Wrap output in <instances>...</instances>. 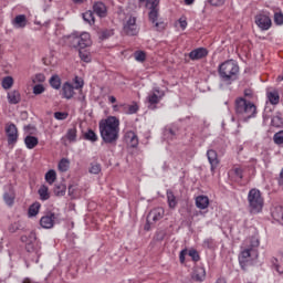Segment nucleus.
I'll list each match as a JSON object with an SVG mask.
<instances>
[{
  "instance_id": "a18cd8bd",
  "label": "nucleus",
  "mask_w": 283,
  "mask_h": 283,
  "mask_svg": "<svg viewBox=\"0 0 283 283\" xmlns=\"http://www.w3.org/2000/svg\"><path fill=\"white\" fill-rule=\"evenodd\" d=\"M76 191H78V186L77 185H70L69 186V196H71V198H76Z\"/></svg>"
},
{
  "instance_id": "ea45409f",
  "label": "nucleus",
  "mask_w": 283,
  "mask_h": 283,
  "mask_svg": "<svg viewBox=\"0 0 283 283\" xmlns=\"http://www.w3.org/2000/svg\"><path fill=\"white\" fill-rule=\"evenodd\" d=\"M66 138L70 143H76V127L70 128L66 133Z\"/></svg>"
},
{
  "instance_id": "e2e57ef3",
  "label": "nucleus",
  "mask_w": 283,
  "mask_h": 283,
  "mask_svg": "<svg viewBox=\"0 0 283 283\" xmlns=\"http://www.w3.org/2000/svg\"><path fill=\"white\" fill-rule=\"evenodd\" d=\"M187 255V250H182L179 254V260L181 264H185V256Z\"/></svg>"
},
{
  "instance_id": "7ed1b4c3",
  "label": "nucleus",
  "mask_w": 283,
  "mask_h": 283,
  "mask_svg": "<svg viewBox=\"0 0 283 283\" xmlns=\"http://www.w3.org/2000/svg\"><path fill=\"white\" fill-rule=\"evenodd\" d=\"M240 73V66L232 61H226L219 66V76L223 83H233V81H238V74Z\"/></svg>"
},
{
  "instance_id": "bf43d9fd",
  "label": "nucleus",
  "mask_w": 283,
  "mask_h": 283,
  "mask_svg": "<svg viewBox=\"0 0 283 283\" xmlns=\"http://www.w3.org/2000/svg\"><path fill=\"white\" fill-rule=\"evenodd\" d=\"M271 263L275 268V271H277V273H280V264L277 263V259L276 258H272Z\"/></svg>"
},
{
  "instance_id": "6e6552de",
  "label": "nucleus",
  "mask_w": 283,
  "mask_h": 283,
  "mask_svg": "<svg viewBox=\"0 0 283 283\" xmlns=\"http://www.w3.org/2000/svg\"><path fill=\"white\" fill-rule=\"evenodd\" d=\"M256 258L258 251H255V249L253 248H248L241 251V253L239 254V263L242 266V269H244L245 265L249 264V262H251V260H255Z\"/></svg>"
},
{
  "instance_id": "f257e3e1",
  "label": "nucleus",
  "mask_w": 283,
  "mask_h": 283,
  "mask_svg": "<svg viewBox=\"0 0 283 283\" xmlns=\"http://www.w3.org/2000/svg\"><path fill=\"white\" fill-rule=\"evenodd\" d=\"M99 134L106 145H116L120 136V120L114 116L99 122Z\"/></svg>"
},
{
  "instance_id": "bb28decb",
  "label": "nucleus",
  "mask_w": 283,
  "mask_h": 283,
  "mask_svg": "<svg viewBox=\"0 0 283 283\" xmlns=\"http://www.w3.org/2000/svg\"><path fill=\"white\" fill-rule=\"evenodd\" d=\"M272 218L274 220H276V222H282V220H283V207L282 206L274 208V210L272 211Z\"/></svg>"
},
{
  "instance_id": "dca6fc26",
  "label": "nucleus",
  "mask_w": 283,
  "mask_h": 283,
  "mask_svg": "<svg viewBox=\"0 0 283 283\" xmlns=\"http://www.w3.org/2000/svg\"><path fill=\"white\" fill-rule=\"evenodd\" d=\"M207 158L210 163L211 171H216L218 165H220V160L218 159V153L213 149H209L207 151Z\"/></svg>"
},
{
  "instance_id": "aec40b11",
  "label": "nucleus",
  "mask_w": 283,
  "mask_h": 283,
  "mask_svg": "<svg viewBox=\"0 0 283 283\" xmlns=\"http://www.w3.org/2000/svg\"><path fill=\"white\" fill-rule=\"evenodd\" d=\"M7 98L10 105H19L21 103V93L17 90L8 93Z\"/></svg>"
},
{
  "instance_id": "37998d69",
  "label": "nucleus",
  "mask_w": 283,
  "mask_h": 283,
  "mask_svg": "<svg viewBox=\"0 0 283 283\" xmlns=\"http://www.w3.org/2000/svg\"><path fill=\"white\" fill-rule=\"evenodd\" d=\"M273 140L275 145H283V130H280L279 133L274 134Z\"/></svg>"
},
{
  "instance_id": "9b49d317",
  "label": "nucleus",
  "mask_w": 283,
  "mask_h": 283,
  "mask_svg": "<svg viewBox=\"0 0 283 283\" xmlns=\"http://www.w3.org/2000/svg\"><path fill=\"white\" fill-rule=\"evenodd\" d=\"M255 23L260 30H270L272 25L271 18L266 14H258L255 17Z\"/></svg>"
},
{
  "instance_id": "69168bd1",
  "label": "nucleus",
  "mask_w": 283,
  "mask_h": 283,
  "mask_svg": "<svg viewBox=\"0 0 283 283\" xmlns=\"http://www.w3.org/2000/svg\"><path fill=\"white\" fill-rule=\"evenodd\" d=\"M195 0H185L186 6H193Z\"/></svg>"
},
{
  "instance_id": "c03bdc74",
  "label": "nucleus",
  "mask_w": 283,
  "mask_h": 283,
  "mask_svg": "<svg viewBox=\"0 0 283 283\" xmlns=\"http://www.w3.org/2000/svg\"><path fill=\"white\" fill-rule=\"evenodd\" d=\"M147 59V54H145L144 51H136L135 52V61H138L139 63H143Z\"/></svg>"
},
{
  "instance_id": "864d4df0",
  "label": "nucleus",
  "mask_w": 283,
  "mask_h": 283,
  "mask_svg": "<svg viewBox=\"0 0 283 283\" xmlns=\"http://www.w3.org/2000/svg\"><path fill=\"white\" fill-rule=\"evenodd\" d=\"M203 247L206 249H213V239L208 238L203 241Z\"/></svg>"
},
{
  "instance_id": "58836bf2",
  "label": "nucleus",
  "mask_w": 283,
  "mask_h": 283,
  "mask_svg": "<svg viewBox=\"0 0 283 283\" xmlns=\"http://www.w3.org/2000/svg\"><path fill=\"white\" fill-rule=\"evenodd\" d=\"M45 180L49 185H54V181L56 180V171L54 170H49L45 174Z\"/></svg>"
},
{
  "instance_id": "052dcab7",
  "label": "nucleus",
  "mask_w": 283,
  "mask_h": 283,
  "mask_svg": "<svg viewBox=\"0 0 283 283\" xmlns=\"http://www.w3.org/2000/svg\"><path fill=\"white\" fill-rule=\"evenodd\" d=\"M269 112H271V109H269V107H265L264 113H263L264 120H269L271 118V115L269 114Z\"/></svg>"
},
{
  "instance_id": "20e7f679",
  "label": "nucleus",
  "mask_w": 283,
  "mask_h": 283,
  "mask_svg": "<svg viewBox=\"0 0 283 283\" xmlns=\"http://www.w3.org/2000/svg\"><path fill=\"white\" fill-rule=\"evenodd\" d=\"M248 207L250 213H261L264 209V198L258 188H253L248 193Z\"/></svg>"
},
{
  "instance_id": "8fccbe9b",
  "label": "nucleus",
  "mask_w": 283,
  "mask_h": 283,
  "mask_svg": "<svg viewBox=\"0 0 283 283\" xmlns=\"http://www.w3.org/2000/svg\"><path fill=\"white\" fill-rule=\"evenodd\" d=\"M43 92H45V87L42 85V84H36L34 87H33V94H35L36 96L39 94H43Z\"/></svg>"
},
{
  "instance_id": "9d476101",
  "label": "nucleus",
  "mask_w": 283,
  "mask_h": 283,
  "mask_svg": "<svg viewBox=\"0 0 283 283\" xmlns=\"http://www.w3.org/2000/svg\"><path fill=\"white\" fill-rule=\"evenodd\" d=\"M124 32L128 36H136L138 34V24H136V17H129L124 24Z\"/></svg>"
},
{
  "instance_id": "423d86ee",
  "label": "nucleus",
  "mask_w": 283,
  "mask_h": 283,
  "mask_svg": "<svg viewBox=\"0 0 283 283\" xmlns=\"http://www.w3.org/2000/svg\"><path fill=\"white\" fill-rule=\"evenodd\" d=\"M159 6H160V0H154L153 2L146 4V8L150 10V12L148 13L149 21L154 23L157 30H165V23L158 22V12L160 10Z\"/></svg>"
},
{
  "instance_id": "0e129e2a",
  "label": "nucleus",
  "mask_w": 283,
  "mask_h": 283,
  "mask_svg": "<svg viewBox=\"0 0 283 283\" xmlns=\"http://www.w3.org/2000/svg\"><path fill=\"white\" fill-rule=\"evenodd\" d=\"M252 247H260V241L254 239V241H252Z\"/></svg>"
},
{
  "instance_id": "2eb2a0df",
  "label": "nucleus",
  "mask_w": 283,
  "mask_h": 283,
  "mask_svg": "<svg viewBox=\"0 0 283 283\" xmlns=\"http://www.w3.org/2000/svg\"><path fill=\"white\" fill-rule=\"evenodd\" d=\"M208 54L209 51H207V49L198 48L189 53V59H191V61H200V59H205Z\"/></svg>"
},
{
  "instance_id": "3c124183",
  "label": "nucleus",
  "mask_w": 283,
  "mask_h": 283,
  "mask_svg": "<svg viewBox=\"0 0 283 283\" xmlns=\"http://www.w3.org/2000/svg\"><path fill=\"white\" fill-rule=\"evenodd\" d=\"M54 118H56V120H65V118H67V113L55 112L54 113Z\"/></svg>"
},
{
  "instance_id": "603ef678",
  "label": "nucleus",
  "mask_w": 283,
  "mask_h": 283,
  "mask_svg": "<svg viewBox=\"0 0 283 283\" xmlns=\"http://www.w3.org/2000/svg\"><path fill=\"white\" fill-rule=\"evenodd\" d=\"M136 112H138V104H133V105H128L127 106V114H136Z\"/></svg>"
},
{
  "instance_id": "5fc2aeb1",
  "label": "nucleus",
  "mask_w": 283,
  "mask_h": 283,
  "mask_svg": "<svg viewBox=\"0 0 283 283\" xmlns=\"http://www.w3.org/2000/svg\"><path fill=\"white\" fill-rule=\"evenodd\" d=\"M189 255L195 262H198V260H200V254H198V251L196 250H190Z\"/></svg>"
},
{
  "instance_id": "39448f33",
  "label": "nucleus",
  "mask_w": 283,
  "mask_h": 283,
  "mask_svg": "<svg viewBox=\"0 0 283 283\" xmlns=\"http://www.w3.org/2000/svg\"><path fill=\"white\" fill-rule=\"evenodd\" d=\"M69 41L72 48H77L80 50H85V48H90L92 45V38L90 36V33L83 32V33H72L69 36Z\"/></svg>"
},
{
  "instance_id": "c85d7f7f",
  "label": "nucleus",
  "mask_w": 283,
  "mask_h": 283,
  "mask_svg": "<svg viewBox=\"0 0 283 283\" xmlns=\"http://www.w3.org/2000/svg\"><path fill=\"white\" fill-rule=\"evenodd\" d=\"M272 127H282L283 118L282 113L277 112L271 119Z\"/></svg>"
},
{
  "instance_id": "f03ea898",
  "label": "nucleus",
  "mask_w": 283,
  "mask_h": 283,
  "mask_svg": "<svg viewBox=\"0 0 283 283\" xmlns=\"http://www.w3.org/2000/svg\"><path fill=\"white\" fill-rule=\"evenodd\" d=\"M234 112L240 120H249L258 114V107L252 102L245 101L244 97H238L234 101Z\"/></svg>"
},
{
  "instance_id": "0eeeda50",
  "label": "nucleus",
  "mask_w": 283,
  "mask_h": 283,
  "mask_svg": "<svg viewBox=\"0 0 283 283\" xmlns=\"http://www.w3.org/2000/svg\"><path fill=\"white\" fill-rule=\"evenodd\" d=\"M59 213L49 211L40 219L42 229H53L54 224L60 222Z\"/></svg>"
},
{
  "instance_id": "79ce46f5",
  "label": "nucleus",
  "mask_w": 283,
  "mask_h": 283,
  "mask_svg": "<svg viewBox=\"0 0 283 283\" xmlns=\"http://www.w3.org/2000/svg\"><path fill=\"white\" fill-rule=\"evenodd\" d=\"M164 136L168 138V140H174L176 139V130H174V128H166Z\"/></svg>"
},
{
  "instance_id": "412c9836",
  "label": "nucleus",
  "mask_w": 283,
  "mask_h": 283,
  "mask_svg": "<svg viewBox=\"0 0 283 283\" xmlns=\"http://www.w3.org/2000/svg\"><path fill=\"white\" fill-rule=\"evenodd\" d=\"M125 140L130 145V147H138V135L129 130L125 134Z\"/></svg>"
},
{
  "instance_id": "774afa93",
  "label": "nucleus",
  "mask_w": 283,
  "mask_h": 283,
  "mask_svg": "<svg viewBox=\"0 0 283 283\" xmlns=\"http://www.w3.org/2000/svg\"><path fill=\"white\" fill-rule=\"evenodd\" d=\"M217 283H227V280H224V279H219V280L217 281Z\"/></svg>"
},
{
  "instance_id": "49530a36",
  "label": "nucleus",
  "mask_w": 283,
  "mask_h": 283,
  "mask_svg": "<svg viewBox=\"0 0 283 283\" xmlns=\"http://www.w3.org/2000/svg\"><path fill=\"white\" fill-rule=\"evenodd\" d=\"M274 23H276V25H283V13L282 12L274 13Z\"/></svg>"
},
{
  "instance_id": "a211bd4d",
  "label": "nucleus",
  "mask_w": 283,
  "mask_h": 283,
  "mask_svg": "<svg viewBox=\"0 0 283 283\" xmlns=\"http://www.w3.org/2000/svg\"><path fill=\"white\" fill-rule=\"evenodd\" d=\"M207 277V271L202 266H197L193 272L191 279L195 282H205V279Z\"/></svg>"
},
{
  "instance_id": "6e6d98bb",
  "label": "nucleus",
  "mask_w": 283,
  "mask_h": 283,
  "mask_svg": "<svg viewBox=\"0 0 283 283\" xmlns=\"http://www.w3.org/2000/svg\"><path fill=\"white\" fill-rule=\"evenodd\" d=\"M208 3H210V6L219 7L224 6V0H208Z\"/></svg>"
},
{
  "instance_id": "6ab92c4d",
  "label": "nucleus",
  "mask_w": 283,
  "mask_h": 283,
  "mask_svg": "<svg viewBox=\"0 0 283 283\" xmlns=\"http://www.w3.org/2000/svg\"><path fill=\"white\" fill-rule=\"evenodd\" d=\"M93 10L97 17H101L102 19H105L107 17V7L103 2H96L93 6Z\"/></svg>"
},
{
  "instance_id": "4468645a",
  "label": "nucleus",
  "mask_w": 283,
  "mask_h": 283,
  "mask_svg": "<svg viewBox=\"0 0 283 283\" xmlns=\"http://www.w3.org/2000/svg\"><path fill=\"white\" fill-rule=\"evenodd\" d=\"M29 238L31 239V242L27 243V247H25L27 251L29 253H35V255H39V251H41V248L39 247V244H36V233L31 232L29 234Z\"/></svg>"
},
{
  "instance_id": "f3484780",
  "label": "nucleus",
  "mask_w": 283,
  "mask_h": 283,
  "mask_svg": "<svg viewBox=\"0 0 283 283\" xmlns=\"http://www.w3.org/2000/svg\"><path fill=\"white\" fill-rule=\"evenodd\" d=\"M74 85H72V83L70 82H65L62 85V96L63 98H66L67 101H70L71 98H74Z\"/></svg>"
},
{
  "instance_id": "f8f14e48",
  "label": "nucleus",
  "mask_w": 283,
  "mask_h": 283,
  "mask_svg": "<svg viewBox=\"0 0 283 283\" xmlns=\"http://www.w3.org/2000/svg\"><path fill=\"white\" fill-rule=\"evenodd\" d=\"M163 96H165V92L160 91V88H154L153 93L147 96V102L149 105H158L163 101Z\"/></svg>"
},
{
  "instance_id": "f704fd0d",
  "label": "nucleus",
  "mask_w": 283,
  "mask_h": 283,
  "mask_svg": "<svg viewBox=\"0 0 283 283\" xmlns=\"http://www.w3.org/2000/svg\"><path fill=\"white\" fill-rule=\"evenodd\" d=\"M98 36L99 39H102V41H105V39H109V36H114V30L103 29L98 32Z\"/></svg>"
},
{
  "instance_id": "de8ad7c7",
  "label": "nucleus",
  "mask_w": 283,
  "mask_h": 283,
  "mask_svg": "<svg viewBox=\"0 0 283 283\" xmlns=\"http://www.w3.org/2000/svg\"><path fill=\"white\" fill-rule=\"evenodd\" d=\"M90 174H94V175L101 174V164H92L90 168Z\"/></svg>"
},
{
  "instance_id": "4be33fe9",
  "label": "nucleus",
  "mask_w": 283,
  "mask_h": 283,
  "mask_svg": "<svg viewBox=\"0 0 283 283\" xmlns=\"http://www.w3.org/2000/svg\"><path fill=\"white\" fill-rule=\"evenodd\" d=\"M12 25L15 28H25L28 25V19L25 14H19L12 20Z\"/></svg>"
},
{
  "instance_id": "680f3d73",
  "label": "nucleus",
  "mask_w": 283,
  "mask_h": 283,
  "mask_svg": "<svg viewBox=\"0 0 283 283\" xmlns=\"http://www.w3.org/2000/svg\"><path fill=\"white\" fill-rule=\"evenodd\" d=\"M179 24H180L181 30L187 29V20L186 19L180 18L179 19Z\"/></svg>"
},
{
  "instance_id": "473e14b6",
  "label": "nucleus",
  "mask_w": 283,
  "mask_h": 283,
  "mask_svg": "<svg viewBox=\"0 0 283 283\" xmlns=\"http://www.w3.org/2000/svg\"><path fill=\"white\" fill-rule=\"evenodd\" d=\"M85 23H88V25H94L95 19H94V12L92 11H86L85 13L82 14Z\"/></svg>"
},
{
  "instance_id": "b1692460",
  "label": "nucleus",
  "mask_w": 283,
  "mask_h": 283,
  "mask_svg": "<svg viewBox=\"0 0 283 283\" xmlns=\"http://www.w3.org/2000/svg\"><path fill=\"white\" fill-rule=\"evenodd\" d=\"M196 207L198 209H207L209 207V197H207V196H198L196 198Z\"/></svg>"
},
{
  "instance_id": "338daca9",
  "label": "nucleus",
  "mask_w": 283,
  "mask_h": 283,
  "mask_svg": "<svg viewBox=\"0 0 283 283\" xmlns=\"http://www.w3.org/2000/svg\"><path fill=\"white\" fill-rule=\"evenodd\" d=\"M109 103H116V98L114 96L108 97Z\"/></svg>"
},
{
  "instance_id": "13d9d810",
  "label": "nucleus",
  "mask_w": 283,
  "mask_h": 283,
  "mask_svg": "<svg viewBox=\"0 0 283 283\" xmlns=\"http://www.w3.org/2000/svg\"><path fill=\"white\" fill-rule=\"evenodd\" d=\"M75 90H81L84 85L83 80H78V77H75Z\"/></svg>"
},
{
  "instance_id": "4c0bfd02",
  "label": "nucleus",
  "mask_w": 283,
  "mask_h": 283,
  "mask_svg": "<svg viewBox=\"0 0 283 283\" xmlns=\"http://www.w3.org/2000/svg\"><path fill=\"white\" fill-rule=\"evenodd\" d=\"M84 138H85V140H90L91 143H96V140H98V135H96V133H94V130L88 129L84 134Z\"/></svg>"
},
{
  "instance_id": "ddd939ff",
  "label": "nucleus",
  "mask_w": 283,
  "mask_h": 283,
  "mask_svg": "<svg viewBox=\"0 0 283 283\" xmlns=\"http://www.w3.org/2000/svg\"><path fill=\"white\" fill-rule=\"evenodd\" d=\"M165 218V209L164 208H155L147 216V222H158V220H163Z\"/></svg>"
},
{
  "instance_id": "72a5a7b5",
  "label": "nucleus",
  "mask_w": 283,
  "mask_h": 283,
  "mask_svg": "<svg viewBox=\"0 0 283 283\" xmlns=\"http://www.w3.org/2000/svg\"><path fill=\"white\" fill-rule=\"evenodd\" d=\"M59 171L65 172L70 169V159L62 158L57 165Z\"/></svg>"
},
{
  "instance_id": "c9c22d12",
  "label": "nucleus",
  "mask_w": 283,
  "mask_h": 283,
  "mask_svg": "<svg viewBox=\"0 0 283 283\" xmlns=\"http://www.w3.org/2000/svg\"><path fill=\"white\" fill-rule=\"evenodd\" d=\"M14 85V78L12 76H6L2 78V87L3 90H10Z\"/></svg>"
},
{
  "instance_id": "09e8293b",
  "label": "nucleus",
  "mask_w": 283,
  "mask_h": 283,
  "mask_svg": "<svg viewBox=\"0 0 283 283\" xmlns=\"http://www.w3.org/2000/svg\"><path fill=\"white\" fill-rule=\"evenodd\" d=\"M231 172L238 178V180H242L244 178L242 168H234Z\"/></svg>"
},
{
  "instance_id": "a19ab883",
  "label": "nucleus",
  "mask_w": 283,
  "mask_h": 283,
  "mask_svg": "<svg viewBox=\"0 0 283 283\" xmlns=\"http://www.w3.org/2000/svg\"><path fill=\"white\" fill-rule=\"evenodd\" d=\"M80 59L84 61V63H90L92 61V55L87 51H83V49H80Z\"/></svg>"
},
{
  "instance_id": "e433bc0d",
  "label": "nucleus",
  "mask_w": 283,
  "mask_h": 283,
  "mask_svg": "<svg viewBox=\"0 0 283 283\" xmlns=\"http://www.w3.org/2000/svg\"><path fill=\"white\" fill-rule=\"evenodd\" d=\"M39 209H41V203L35 202L29 208V218H34V216L39 214Z\"/></svg>"
},
{
  "instance_id": "c756f323",
  "label": "nucleus",
  "mask_w": 283,
  "mask_h": 283,
  "mask_svg": "<svg viewBox=\"0 0 283 283\" xmlns=\"http://www.w3.org/2000/svg\"><path fill=\"white\" fill-rule=\"evenodd\" d=\"M38 193L40 196V200H50V189L48 186H41Z\"/></svg>"
},
{
  "instance_id": "2f4dec72",
  "label": "nucleus",
  "mask_w": 283,
  "mask_h": 283,
  "mask_svg": "<svg viewBox=\"0 0 283 283\" xmlns=\"http://www.w3.org/2000/svg\"><path fill=\"white\" fill-rule=\"evenodd\" d=\"M3 200L8 207H12V205H14V192L12 190L4 192Z\"/></svg>"
},
{
  "instance_id": "7c9ffc66",
  "label": "nucleus",
  "mask_w": 283,
  "mask_h": 283,
  "mask_svg": "<svg viewBox=\"0 0 283 283\" xmlns=\"http://www.w3.org/2000/svg\"><path fill=\"white\" fill-rule=\"evenodd\" d=\"M49 83L53 90H61V77L59 75L51 76Z\"/></svg>"
},
{
  "instance_id": "1a4fd4ad",
  "label": "nucleus",
  "mask_w": 283,
  "mask_h": 283,
  "mask_svg": "<svg viewBox=\"0 0 283 283\" xmlns=\"http://www.w3.org/2000/svg\"><path fill=\"white\" fill-rule=\"evenodd\" d=\"M6 134H7V138H8V145L17 144V140H19V129H17V125L7 124L6 125Z\"/></svg>"
},
{
  "instance_id": "cd10ccee",
  "label": "nucleus",
  "mask_w": 283,
  "mask_h": 283,
  "mask_svg": "<svg viewBox=\"0 0 283 283\" xmlns=\"http://www.w3.org/2000/svg\"><path fill=\"white\" fill-rule=\"evenodd\" d=\"M67 190V187L65 184H55L53 188L54 196L62 197L65 191Z\"/></svg>"
},
{
  "instance_id": "5701e85b",
  "label": "nucleus",
  "mask_w": 283,
  "mask_h": 283,
  "mask_svg": "<svg viewBox=\"0 0 283 283\" xmlns=\"http://www.w3.org/2000/svg\"><path fill=\"white\" fill-rule=\"evenodd\" d=\"M166 196L169 209H176V207H178V199H176L174 191L167 190Z\"/></svg>"
},
{
  "instance_id": "393cba45",
  "label": "nucleus",
  "mask_w": 283,
  "mask_h": 283,
  "mask_svg": "<svg viewBox=\"0 0 283 283\" xmlns=\"http://www.w3.org/2000/svg\"><path fill=\"white\" fill-rule=\"evenodd\" d=\"M24 144L27 149H34V147H36V145H39V138H36L35 136L32 135H28L24 138Z\"/></svg>"
},
{
  "instance_id": "4d7b16f0",
  "label": "nucleus",
  "mask_w": 283,
  "mask_h": 283,
  "mask_svg": "<svg viewBox=\"0 0 283 283\" xmlns=\"http://www.w3.org/2000/svg\"><path fill=\"white\" fill-rule=\"evenodd\" d=\"M35 81H36L38 83H44V82H45V75L42 74V73L36 74V75H35Z\"/></svg>"
},
{
  "instance_id": "a878e982",
  "label": "nucleus",
  "mask_w": 283,
  "mask_h": 283,
  "mask_svg": "<svg viewBox=\"0 0 283 283\" xmlns=\"http://www.w3.org/2000/svg\"><path fill=\"white\" fill-rule=\"evenodd\" d=\"M266 96L271 105H277L280 103V93L277 91H268Z\"/></svg>"
}]
</instances>
